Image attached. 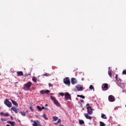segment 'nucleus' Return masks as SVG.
I'll return each mask as SVG.
<instances>
[{
    "mask_svg": "<svg viewBox=\"0 0 126 126\" xmlns=\"http://www.w3.org/2000/svg\"><path fill=\"white\" fill-rule=\"evenodd\" d=\"M49 86L50 87H53V85L52 84H51L50 83H49Z\"/></svg>",
    "mask_w": 126,
    "mask_h": 126,
    "instance_id": "obj_37",
    "label": "nucleus"
},
{
    "mask_svg": "<svg viewBox=\"0 0 126 126\" xmlns=\"http://www.w3.org/2000/svg\"><path fill=\"white\" fill-rule=\"evenodd\" d=\"M4 104L9 108H11V106H12V104L7 99L4 101Z\"/></svg>",
    "mask_w": 126,
    "mask_h": 126,
    "instance_id": "obj_5",
    "label": "nucleus"
},
{
    "mask_svg": "<svg viewBox=\"0 0 126 126\" xmlns=\"http://www.w3.org/2000/svg\"><path fill=\"white\" fill-rule=\"evenodd\" d=\"M52 119L54 122H56V121H58V118L57 116H53Z\"/></svg>",
    "mask_w": 126,
    "mask_h": 126,
    "instance_id": "obj_17",
    "label": "nucleus"
},
{
    "mask_svg": "<svg viewBox=\"0 0 126 126\" xmlns=\"http://www.w3.org/2000/svg\"><path fill=\"white\" fill-rule=\"evenodd\" d=\"M89 89H91V90H93V91H94V87L92 85L90 86Z\"/></svg>",
    "mask_w": 126,
    "mask_h": 126,
    "instance_id": "obj_24",
    "label": "nucleus"
},
{
    "mask_svg": "<svg viewBox=\"0 0 126 126\" xmlns=\"http://www.w3.org/2000/svg\"><path fill=\"white\" fill-rule=\"evenodd\" d=\"M37 109H38V110H39L40 111H42V108L41 107H40V106H37L36 107Z\"/></svg>",
    "mask_w": 126,
    "mask_h": 126,
    "instance_id": "obj_26",
    "label": "nucleus"
},
{
    "mask_svg": "<svg viewBox=\"0 0 126 126\" xmlns=\"http://www.w3.org/2000/svg\"><path fill=\"white\" fill-rule=\"evenodd\" d=\"M102 91H107V90H108V89H109V86L108 85V84H103L102 85L101 87Z\"/></svg>",
    "mask_w": 126,
    "mask_h": 126,
    "instance_id": "obj_4",
    "label": "nucleus"
},
{
    "mask_svg": "<svg viewBox=\"0 0 126 126\" xmlns=\"http://www.w3.org/2000/svg\"><path fill=\"white\" fill-rule=\"evenodd\" d=\"M54 125H55V126H57V125H59V123L58 122H57V123H54Z\"/></svg>",
    "mask_w": 126,
    "mask_h": 126,
    "instance_id": "obj_40",
    "label": "nucleus"
},
{
    "mask_svg": "<svg viewBox=\"0 0 126 126\" xmlns=\"http://www.w3.org/2000/svg\"><path fill=\"white\" fill-rule=\"evenodd\" d=\"M43 118L44 119V120H48V118L46 116V114H44L42 116Z\"/></svg>",
    "mask_w": 126,
    "mask_h": 126,
    "instance_id": "obj_25",
    "label": "nucleus"
},
{
    "mask_svg": "<svg viewBox=\"0 0 126 126\" xmlns=\"http://www.w3.org/2000/svg\"><path fill=\"white\" fill-rule=\"evenodd\" d=\"M81 102H82V103H84V100L83 99H81Z\"/></svg>",
    "mask_w": 126,
    "mask_h": 126,
    "instance_id": "obj_41",
    "label": "nucleus"
},
{
    "mask_svg": "<svg viewBox=\"0 0 126 126\" xmlns=\"http://www.w3.org/2000/svg\"><path fill=\"white\" fill-rule=\"evenodd\" d=\"M35 117H38V116L36 115V116H35Z\"/></svg>",
    "mask_w": 126,
    "mask_h": 126,
    "instance_id": "obj_46",
    "label": "nucleus"
},
{
    "mask_svg": "<svg viewBox=\"0 0 126 126\" xmlns=\"http://www.w3.org/2000/svg\"><path fill=\"white\" fill-rule=\"evenodd\" d=\"M32 81H33V82H35V83H37V78L32 77Z\"/></svg>",
    "mask_w": 126,
    "mask_h": 126,
    "instance_id": "obj_18",
    "label": "nucleus"
},
{
    "mask_svg": "<svg viewBox=\"0 0 126 126\" xmlns=\"http://www.w3.org/2000/svg\"><path fill=\"white\" fill-rule=\"evenodd\" d=\"M100 126H106V124L102 122H99Z\"/></svg>",
    "mask_w": 126,
    "mask_h": 126,
    "instance_id": "obj_22",
    "label": "nucleus"
},
{
    "mask_svg": "<svg viewBox=\"0 0 126 126\" xmlns=\"http://www.w3.org/2000/svg\"><path fill=\"white\" fill-rule=\"evenodd\" d=\"M11 109L12 110V111L15 112V113H17V109H16V108L14 107H12Z\"/></svg>",
    "mask_w": 126,
    "mask_h": 126,
    "instance_id": "obj_15",
    "label": "nucleus"
},
{
    "mask_svg": "<svg viewBox=\"0 0 126 126\" xmlns=\"http://www.w3.org/2000/svg\"><path fill=\"white\" fill-rule=\"evenodd\" d=\"M109 102H115V96L112 95H109L108 97Z\"/></svg>",
    "mask_w": 126,
    "mask_h": 126,
    "instance_id": "obj_7",
    "label": "nucleus"
},
{
    "mask_svg": "<svg viewBox=\"0 0 126 126\" xmlns=\"http://www.w3.org/2000/svg\"><path fill=\"white\" fill-rule=\"evenodd\" d=\"M0 115L1 116H4V113H3V112H0Z\"/></svg>",
    "mask_w": 126,
    "mask_h": 126,
    "instance_id": "obj_38",
    "label": "nucleus"
},
{
    "mask_svg": "<svg viewBox=\"0 0 126 126\" xmlns=\"http://www.w3.org/2000/svg\"><path fill=\"white\" fill-rule=\"evenodd\" d=\"M6 126H11L9 125H7Z\"/></svg>",
    "mask_w": 126,
    "mask_h": 126,
    "instance_id": "obj_45",
    "label": "nucleus"
},
{
    "mask_svg": "<svg viewBox=\"0 0 126 126\" xmlns=\"http://www.w3.org/2000/svg\"><path fill=\"white\" fill-rule=\"evenodd\" d=\"M43 76H47V73H45V74H43Z\"/></svg>",
    "mask_w": 126,
    "mask_h": 126,
    "instance_id": "obj_42",
    "label": "nucleus"
},
{
    "mask_svg": "<svg viewBox=\"0 0 126 126\" xmlns=\"http://www.w3.org/2000/svg\"><path fill=\"white\" fill-rule=\"evenodd\" d=\"M63 82L64 84H66V85H68V86H70V80L69 79V78L66 77L63 79Z\"/></svg>",
    "mask_w": 126,
    "mask_h": 126,
    "instance_id": "obj_3",
    "label": "nucleus"
},
{
    "mask_svg": "<svg viewBox=\"0 0 126 126\" xmlns=\"http://www.w3.org/2000/svg\"><path fill=\"white\" fill-rule=\"evenodd\" d=\"M71 82L73 85H74V84H76V83H77V80H76V79L75 78H72L71 80Z\"/></svg>",
    "mask_w": 126,
    "mask_h": 126,
    "instance_id": "obj_9",
    "label": "nucleus"
},
{
    "mask_svg": "<svg viewBox=\"0 0 126 126\" xmlns=\"http://www.w3.org/2000/svg\"><path fill=\"white\" fill-rule=\"evenodd\" d=\"M15 83H18V82H16Z\"/></svg>",
    "mask_w": 126,
    "mask_h": 126,
    "instance_id": "obj_47",
    "label": "nucleus"
},
{
    "mask_svg": "<svg viewBox=\"0 0 126 126\" xmlns=\"http://www.w3.org/2000/svg\"><path fill=\"white\" fill-rule=\"evenodd\" d=\"M11 102H12V104H13L14 105V106H16V107H18V104L17 103V102H16V101L12 99Z\"/></svg>",
    "mask_w": 126,
    "mask_h": 126,
    "instance_id": "obj_14",
    "label": "nucleus"
},
{
    "mask_svg": "<svg viewBox=\"0 0 126 126\" xmlns=\"http://www.w3.org/2000/svg\"><path fill=\"white\" fill-rule=\"evenodd\" d=\"M86 106H87V107H91V106H90V104L89 103H87V104H86Z\"/></svg>",
    "mask_w": 126,
    "mask_h": 126,
    "instance_id": "obj_39",
    "label": "nucleus"
},
{
    "mask_svg": "<svg viewBox=\"0 0 126 126\" xmlns=\"http://www.w3.org/2000/svg\"><path fill=\"white\" fill-rule=\"evenodd\" d=\"M20 114L22 115V116H23V117H25V116H26V113H25V112H22L21 111L20 112Z\"/></svg>",
    "mask_w": 126,
    "mask_h": 126,
    "instance_id": "obj_21",
    "label": "nucleus"
},
{
    "mask_svg": "<svg viewBox=\"0 0 126 126\" xmlns=\"http://www.w3.org/2000/svg\"><path fill=\"white\" fill-rule=\"evenodd\" d=\"M32 86V83L31 82H28L27 83L24 85L23 89L24 90H27V89L29 90L30 88H31Z\"/></svg>",
    "mask_w": 126,
    "mask_h": 126,
    "instance_id": "obj_2",
    "label": "nucleus"
},
{
    "mask_svg": "<svg viewBox=\"0 0 126 126\" xmlns=\"http://www.w3.org/2000/svg\"><path fill=\"white\" fill-rule=\"evenodd\" d=\"M7 124H9V125H11L12 126H15V122H14L7 121Z\"/></svg>",
    "mask_w": 126,
    "mask_h": 126,
    "instance_id": "obj_13",
    "label": "nucleus"
},
{
    "mask_svg": "<svg viewBox=\"0 0 126 126\" xmlns=\"http://www.w3.org/2000/svg\"><path fill=\"white\" fill-rule=\"evenodd\" d=\"M48 110V108H46V107H45L44 106H42L41 107V110Z\"/></svg>",
    "mask_w": 126,
    "mask_h": 126,
    "instance_id": "obj_30",
    "label": "nucleus"
},
{
    "mask_svg": "<svg viewBox=\"0 0 126 126\" xmlns=\"http://www.w3.org/2000/svg\"><path fill=\"white\" fill-rule=\"evenodd\" d=\"M79 123L80 125H84V121H83L82 120H80L79 121Z\"/></svg>",
    "mask_w": 126,
    "mask_h": 126,
    "instance_id": "obj_20",
    "label": "nucleus"
},
{
    "mask_svg": "<svg viewBox=\"0 0 126 126\" xmlns=\"http://www.w3.org/2000/svg\"><path fill=\"white\" fill-rule=\"evenodd\" d=\"M101 118L102 119H104V120H107V116H106V115L105 114H102L101 115Z\"/></svg>",
    "mask_w": 126,
    "mask_h": 126,
    "instance_id": "obj_19",
    "label": "nucleus"
},
{
    "mask_svg": "<svg viewBox=\"0 0 126 126\" xmlns=\"http://www.w3.org/2000/svg\"><path fill=\"white\" fill-rule=\"evenodd\" d=\"M26 112H27V113L28 111H27Z\"/></svg>",
    "mask_w": 126,
    "mask_h": 126,
    "instance_id": "obj_48",
    "label": "nucleus"
},
{
    "mask_svg": "<svg viewBox=\"0 0 126 126\" xmlns=\"http://www.w3.org/2000/svg\"><path fill=\"white\" fill-rule=\"evenodd\" d=\"M45 107H48V104H45Z\"/></svg>",
    "mask_w": 126,
    "mask_h": 126,
    "instance_id": "obj_44",
    "label": "nucleus"
},
{
    "mask_svg": "<svg viewBox=\"0 0 126 126\" xmlns=\"http://www.w3.org/2000/svg\"><path fill=\"white\" fill-rule=\"evenodd\" d=\"M122 74L126 75V70H124L122 72Z\"/></svg>",
    "mask_w": 126,
    "mask_h": 126,
    "instance_id": "obj_29",
    "label": "nucleus"
},
{
    "mask_svg": "<svg viewBox=\"0 0 126 126\" xmlns=\"http://www.w3.org/2000/svg\"><path fill=\"white\" fill-rule=\"evenodd\" d=\"M17 75L18 76H23L24 74H23V72L22 71H18L17 72Z\"/></svg>",
    "mask_w": 126,
    "mask_h": 126,
    "instance_id": "obj_12",
    "label": "nucleus"
},
{
    "mask_svg": "<svg viewBox=\"0 0 126 126\" xmlns=\"http://www.w3.org/2000/svg\"><path fill=\"white\" fill-rule=\"evenodd\" d=\"M71 98V96H70V94L68 93H66L65 94V100H67V99H70Z\"/></svg>",
    "mask_w": 126,
    "mask_h": 126,
    "instance_id": "obj_8",
    "label": "nucleus"
},
{
    "mask_svg": "<svg viewBox=\"0 0 126 126\" xmlns=\"http://www.w3.org/2000/svg\"><path fill=\"white\" fill-rule=\"evenodd\" d=\"M45 93H46V94H48V93H50V91L47 90L45 91Z\"/></svg>",
    "mask_w": 126,
    "mask_h": 126,
    "instance_id": "obj_34",
    "label": "nucleus"
},
{
    "mask_svg": "<svg viewBox=\"0 0 126 126\" xmlns=\"http://www.w3.org/2000/svg\"><path fill=\"white\" fill-rule=\"evenodd\" d=\"M78 104L80 105V107H82V103L80 101H78Z\"/></svg>",
    "mask_w": 126,
    "mask_h": 126,
    "instance_id": "obj_35",
    "label": "nucleus"
},
{
    "mask_svg": "<svg viewBox=\"0 0 126 126\" xmlns=\"http://www.w3.org/2000/svg\"><path fill=\"white\" fill-rule=\"evenodd\" d=\"M108 74L110 77H112V72L108 71Z\"/></svg>",
    "mask_w": 126,
    "mask_h": 126,
    "instance_id": "obj_28",
    "label": "nucleus"
},
{
    "mask_svg": "<svg viewBox=\"0 0 126 126\" xmlns=\"http://www.w3.org/2000/svg\"><path fill=\"white\" fill-rule=\"evenodd\" d=\"M76 88H77L79 91H82L83 90V87H81L80 85L76 86Z\"/></svg>",
    "mask_w": 126,
    "mask_h": 126,
    "instance_id": "obj_11",
    "label": "nucleus"
},
{
    "mask_svg": "<svg viewBox=\"0 0 126 126\" xmlns=\"http://www.w3.org/2000/svg\"><path fill=\"white\" fill-rule=\"evenodd\" d=\"M87 109L88 114H89V115H92V114H93V110L91 106H88L87 107Z\"/></svg>",
    "mask_w": 126,
    "mask_h": 126,
    "instance_id": "obj_6",
    "label": "nucleus"
},
{
    "mask_svg": "<svg viewBox=\"0 0 126 126\" xmlns=\"http://www.w3.org/2000/svg\"><path fill=\"white\" fill-rule=\"evenodd\" d=\"M86 119L87 120H92V117L88 115V113H84V114Z\"/></svg>",
    "mask_w": 126,
    "mask_h": 126,
    "instance_id": "obj_10",
    "label": "nucleus"
},
{
    "mask_svg": "<svg viewBox=\"0 0 126 126\" xmlns=\"http://www.w3.org/2000/svg\"><path fill=\"white\" fill-rule=\"evenodd\" d=\"M30 110H31L32 112H34V109H33V108L32 107V106L30 107Z\"/></svg>",
    "mask_w": 126,
    "mask_h": 126,
    "instance_id": "obj_31",
    "label": "nucleus"
},
{
    "mask_svg": "<svg viewBox=\"0 0 126 126\" xmlns=\"http://www.w3.org/2000/svg\"><path fill=\"white\" fill-rule=\"evenodd\" d=\"M115 78H116V80L117 81H118V82H121L122 81V79H119V80L118 79V75H116Z\"/></svg>",
    "mask_w": 126,
    "mask_h": 126,
    "instance_id": "obj_23",
    "label": "nucleus"
},
{
    "mask_svg": "<svg viewBox=\"0 0 126 126\" xmlns=\"http://www.w3.org/2000/svg\"><path fill=\"white\" fill-rule=\"evenodd\" d=\"M4 117H9V114L8 113L4 114Z\"/></svg>",
    "mask_w": 126,
    "mask_h": 126,
    "instance_id": "obj_27",
    "label": "nucleus"
},
{
    "mask_svg": "<svg viewBox=\"0 0 126 126\" xmlns=\"http://www.w3.org/2000/svg\"><path fill=\"white\" fill-rule=\"evenodd\" d=\"M40 93L41 94H45V91H43V90L40 91Z\"/></svg>",
    "mask_w": 126,
    "mask_h": 126,
    "instance_id": "obj_32",
    "label": "nucleus"
},
{
    "mask_svg": "<svg viewBox=\"0 0 126 126\" xmlns=\"http://www.w3.org/2000/svg\"><path fill=\"white\" fill-rule=\"evenodd\" d=\"M50 98L51 99V100H53L54 104H55V105L57 106V107H61V104H60V102H59V101H58V100H57V98H56L55 96L51 95Z\"/></svg>",
    "mask_w": 126,
    "mask_h": 126,
    "instance_id": "obj_1",
    "label": "nucleus"
},
{
    "mask_svg": "<svg viewBox=\"0 0 126 126\" xmlns=\"http://www.w3.org/2000/svg\"><path fill=\"white\" fill-rule=\"evenodd\" d=\"M32 90H35V88L34 87H32Z\"/></svg>",
    "mask_w": 126,
    "mask_h": 126,
    "instance_id": "obj_43",
    "label": "nucleus"
},
{
    "mask_svg": "<svg viewBox=\"0 0 126 126\" xmlns=\"http://www.w3.org/2000/svg\"><path fill=\"white\" fill-rule=\"evenodd\" d=\"M77 97H80V98H82V99H85V96L83 95L78 94L77 95Z\"/></svg>",
    "mask_w": 126,
    "mask_h": 126,
    "instance_id": "obj_16",
    "label": "nucleus"
},
{
    "mask_svg": "<svg viewBox=\"0 0 126 126\" xmlns=\"http://www.w3.org/2000/svg\"><path fill=\"white\" fill-rule=\"evenodd\" d=\"M59 95H60V96H64V94L63 93H60Z\"/></svg>",
    "mask_w": 126,
    "mask_h": 126,
    "instance_id": "obj_33",
    "label": "nucleus"
},
{
    "mask_svg": "<svg viewBox=\"0 0 126 126\" xmlns=\"http://www.w3.org/2000/svg\"><path fill=\"white\" fill-rule=\"evenodd\" d=\"M57 123L58 124H61V123H62V120H61V119H59Z\"/></svg>",
    "mask_w": 126,
    "mask_h": 126,
    "instance_id": "obj_36",
    "label": "nucleus"
}]
</instances>
